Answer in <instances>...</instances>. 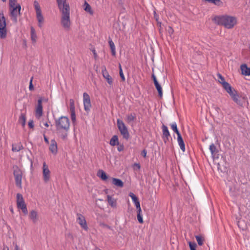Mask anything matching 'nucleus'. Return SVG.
Segmentation results:
<instances>
[{"instance_id":"nucleus-47","label":"nucleus","mask_w":250,"mask_h":250,"mask_svg":"<svg viewBox=\"0 0 250 250\" xmlns=\"http://www.w3.org/2000/svg\"><path fill=\"white\" fill-rule=\"evenodd\" d=\"M17 2V0H9V6L10 7H14L16 6L17 5H16Z\"/></svg>"},{"instance_id":"nucleus-51","label":"nucleus","mask_w":250,"mask_h":250,"mask_svg":"<svg viewBox=\"0 0 250 250\" xmlns=\"http://www.w3.org/2000/svg\"><path fill=\"white\" fill-rule=\"evenodd\" d=\"M136 208H137V214L138 213L141 214L142 210H141V207H140V205H139V207L136 206Z\"/></svg>"},{"instance_id":"nucleus-44","label":"nucleus","mask_w":250,"mask_h":250,"mask_svg":"<svg viewBox=\"0 0 250 250\" xmlns=\"http://www.w3.org/2000/svg\"><path fill=\"white\" fill-rule=\"evenodd\" d=\"M188 245H189L190 250H196V248L197 245L195 242H194V243L188 242Z\"/></svg>"},{"instance_id":"nucleus-30","label":"nucleus","mask_w":250,"mask_h":250,"mask_svg":"<svg viewBox=\"0 0 250 250\" xmlns=\"http://www.w3.org/2000/svg\"><path fill=\"white\" fill-rule=\"evenodd\" d=\"M23 148L22 145L20 143L17 144L13 145L12 146V150L15 152H19Z\"/></svg>"},{"instance_id":"nucleus-36","label":"nucleus","mask_w":250,"mask_h":250,"mask_svg":"<svg viewBox=\"0 0 250 250\" xmlns=\"http://www.w3.org/2000/svg\"><path fill=\"white\" fill-rule=\"evenodd\" d=\"M17 204L24 202L22 195L21 193H17L16 196Z\"/></svg>"},{"instance_id":"nucleus-6","label":"nucleus","mask_w":250,"mask_h":250,"mask_svg":"<svg viewBox=\"0 0 250 250\" xmlns=\"http://www.w3.org/2000/svg\"><path fill=\"white\" fill-rule=\"evenodd\" d=\"M7 36L6 23L3 13H0V38L5 39Z\"/></svg>"},{"instance_id":"nucleus-55","label":"nucleus","mask_w":250,"mask_h":250,"mask_svg":"<svg viewBox=\"0 0 250 250\" xmlns=\"http://www.w3.org/2000/svg\"><path fill=\"white\" fill-rule=\"evenodd\" d=\"M134 165L135 167H136L138 168V169H140L141 167H140V165L139 164L135 163V164H134Z\"/></svg>"},{"instance_id":"nucleus-59","label":"nucleus","mask_w":250,"mask_h":250,"mask_svg":"<svg viewBox=\"0 0 250 250\" xmlns=\"http://www.w3.org/2000/svg\"><path fill=\"white\" fill-rule=\"evenodd\" d=\"M64 1H66V0H57V3L64 2Z\"/></svg>"},{"instance_id":"nucleus-19","label":"nucleus","mask_w":250,"mask_h":250,"mask_svg":"<svg viewBox=\"0 0 250 250\" xmlns=\"http://www.w3.org/2000/svg\"><path fill=\"white\" fill-rule=\"evenodd\" d=\"M37 20L39 22L38 26L41 28L44 21V18L42 15V12L36 13Z\"/></svg>"},{"instance_id":"nucleus-17","label":"nucleus","mask_w":250,"mask_h":250,"mask_svg":"<svg viewBox=\"0 0 250 250\" xmlns=\"http://www.w3.org/2000/svg\"><path fill=\"white\" fill-rule=\"evenodd\" d=\"M17 208L19 209H21L24 215H26L28 214V210L25 202L19 203L17 204Z\"/></svg>"},{"instance_id":"nucleus-22","label":"nucleus","mask_w":250,"mask_h":250,"mask_svg":"<svg viewBox=\"0 0 250 250\" xmlns=\"http://www.w3.org/2000/svg\"><path fill=\"white\" fill-rule=\"evenodd\" d=\"M177 141L181 149L184 152L185 151V145L181 135L177 137Z\"/></svg>"},{"instance_id":"nucleus-2","label":"nucleus","mask_w":250,"mask_h":250,"mask_svg":"<svg viewBox=\"0 0 250 250\" xmlns=\"http://www.w3.org/2000/svg\"><path fill=\"white\" fill-rule=\"evenodd\" d=\"M58 7L62 13L61 24L65 30L70 28L71 22L70 20V8L66 1L58 3Z\"/></svg>"},{"instance_id":"nucleus-3","label":"nucleus","mask_w":250,"mask_h":250,"mask_svg":"<svg viewBox=\"0 0 250 250\" xmlns=\"http://www.w3.org/2000/svg\"><path fill=\"white\" fill-rule=\"evenodd\" d=\"M213 20L217 24L223 25L228 29L232 28L237 23V19L235 17L228 15L216 16Z\"/></svg>"},{"instance_id":"nucleus-15","label":"nucleus","mask_w":250,"mask_h":250,"mask_svg":"<svg viewBox=\"0 0 250 250\" xmlns=\"http://www.w3.org/2000/svg\"><path fill=\"white\" fill-rule=\"evenodd\" d=\"M49 150L51 153L56 155L58 152V147L56 141L54 139L51 140V144L49 146Z\"/></svg>"},{"instance_id":"nucleus-29","label":"nucleus","mask_w":250,"mask_h":250,"mask_svg":"<svg viewBox=\"0 0 250 250\" xmlns=\"http://www.w3.org/2000/svg\"><path fill=\"white\" fill-rule=\"evenodd\" d=\"M37 36L35 29L31 27V39L33 42H36Z\"/></svg>"},{"instance_id":"nucleus-27","label":"nucleus","mask_w":250,"mask_h":250,"mask_svg":"<svg viewBox=\"0 0 250 250\" xmlns=\"http://www.w3.org/2000/svg\"><path fill=\"white\" fill-rule=\"evenodd\" d=\"M108 43H109V46H110V49L111 51L112 55L113 56H115L116 53V47H115L114 42L111 40H110L108 41Z\"/></svg>"},{"instance_id":"nucleus-24","label":"nucleus","mask_w":250,"mask_h":250,"mask_svg":"<svg viewBox=\"0 0 250 250\" xmlns=\"http://www.w3.org/2000/svg\"><path fill=\"white\" fill-rule=\"evenodd\" d=\"M119 143L118 137L117 135L113 136L109 142V144L111 146H116L119 145Z\"/></svg>"},{"instance_id":"nucleus-28","label":"nucleus","mask_w":250,"mask_h":250,"mask_svg":"<svg viewBox=\"0 0 250 250\" xmlns=\"http://www.w3.org/2000/svg\"><path fill=\"white\" fill-rule=\"evenodd\" d=\"M19 123L21 124V125L24 127L26 123V116L23 113H21V115L19 117Z\"/></svg>"},{"instance_id":"nucleus-8","label":"nucleus","mask_w":250,"mask_h":250,"mask_svg":"<svg viewBox=\"0 0 250 250\" xmlns=\"http://www.w3.org/2000/svg\"><path fill=\"white\" fill-rule=\"evenodd\" d=\"M230 96L235 103L240 106H242L247 100V98L245 96L239 95L235 90L230 94Z\"/></svg>"},{"instance_id":"nucleus-49","label":"nucleus","mask_w":250,"mask_h":250,"mask_svg":"<svg viewBox=\"0 0 250 250\" xmlns=\"http://www.w3.org/2000/svg\"><path fill=\"white\" fill-rule=\"evenodd\" d=\"M168 33L171 35V34H173L174 31H173V29L170 27V26H168L167 29Z\"/></svg>"},{"instance_id":"nucleus-1","label":"nucleus","mask_w":250,"mask_h":250,"mask_svg":"<svg viewBox=\"0 0 250 250\" xmlns=\"http://www.w3.org/2000/svg\"><path fill=\"white\" fill-rule=\"evenodd\" d=\"M55 125L58 135L62 140L67 138L70 128V121L68 117L61 116L55 120Z\"/></svg>"},{"instance_id":"nucleus-39","label":"nucleus","mask_w":250,"mask_h":250,"mask_svg":"<svg viewBox=\"0 0 250 250\" xmlns=\"http://www.w3.org/2000/svg\"><path fill=\"white\" fill-rule=\"evenodd\" d=\"M217 76L218 78V82L221 84H223L224 83L227 82L225 81L224 78L220 74L218 73Z\"/></svg>"},{"instance_id":"nucleus-38","label":"nucleus","mask_w":250,"mask_h":250,"mask_svg":"<svg viewBox=\"0 0 250 250\" xmlns=\"http://www.w3.org/2000/svg\"><path fill=\"white\" fill-rule=\"evenodd\" d=\"M69 107L70 111H75L74 101L73 99H70L69 101Z\"/></svg>"},{"instance_id":"nucleus-60","label":"nucleus","mask_w":250,"mask_h":250,"mask_svg":"<svg viewBox=\"0 0 250 250\" xmlns=\"http://www.w3.org/2000/svg\"><path fill=\"white\" fill-rule=\"evenodd\" d=\"M14 250H19V246L17 244L15 245Z\"/></svg>"},{"instance_id":"nucleus-26","label":"nucleus","mask_w":250,"mask_h":250,"mask_svg":"<svg viewBox=\"0 0 250 250\" xmlns=\"http://www.w3.org/2000/svg\"><path fill=\"white\" fill-rule=\"evenodd\" d=\"M83 9L90 15H92L93 14V11L92 10L90 5L86 1H85L83 4Z\"/></svg>"},{"instance_id":"nucleus-58","label":"nucleus","mask_w":250,"mask_h":250,"mask_svg":"<svg viewBox=\"0 0 250 250\" xmlns=\"http://www.w3.org/2000/svg\"><path fill=\"white\" fill-rule=\"evenodd\" d=\"M154 17L155 18L156 20L158 21V16L155 11L154 12Z\"/></svg>"},{"instance_id":"nucleus-54","label":"nucleus","mask_w":250,"mask_h":250,"mask_svg":"<svg viewBox=\"0 0 250 250\" xmlns=\"http://www.w3.org/2000/svg\"><path fill=\"white\" fill-rule=\"evenodd\" d=\"M44 140L46 144H49V140L47 137L44 134L43 135Z\"/></svg>"},{"instance_id":"nucleus-13","label":"nucleus","mask_w":250,"mask_h":250,"mask_svg":"<svg viewBox=\"0 0 250 250\" xmlns=\"http://www.w3.org/2000/svg\"><path fill=\"white\" fill-rule=\"evenodd\" d=\"M102 73L103 77L106 80L108 83L110 85L112 84L113 81L111 77L109 75L106 67L104 66L102 67Z\"/></svg>"},{"instance_id":"nucleus-7","label":"nucleus","mask_w":250,"mask_h":250,"mask_svg":"<svg viewBox=\"0 0 250 250\" xmlns=\"http://www.w3.org/2000/svg\"><path fill=\"white\" fill-rule=\"evenodd\" d=\"M13 174L16 186L20 188H21L22 171L18 167H14Z\"/></svg>"},{"instance_id":"nucleus-42","label":"nucleus","mask_w":250,"mask_h":250,"mask_svg":"<svg viewBox=\"0 0 250 250\" xmlns=\"http://www.w3.org/2000/svg\"><path fill=\"white\" fill-rule=\"evenodd\" d=\"M71 118L73 123H75L76 121V117L75 114V111H70Z\"/></svg>"},{"instance_id":"nucleus-62","label":"nucleus","mask_w":250,"mask_h":250,"mask_svg":"<svg viewBox=\"0 0 250 250\" xmlns=\"http://www.w3.org/2000/svg\"><path fill=\"white\" fill-rule=\"evenodd\" d=\"M10 210L12 213H14V210L12 208H10Z\"/></svg>"},{"instance_id":"nucleus-25","label":"nucleus","mask_w":250,"mask_h":250,"mask_svg":"<svg viewBox=\"0 0 250 250\" xmlns=\"http://www.w3.org/2000/svg\"><path fill=\"white\" fill-rule=\"evenodd\" d=\"M129 196L131 197L132 200L133 202L134 203L135 207H139V205H140V202L138 199V198L136 196V195L132 192H130L129 193Z\"/></svg>"},{"instance_id":"nucleus-57","label":"nucleus","mask_w":250,"mask_h":250,"mask_svg":"<svg viewBox=\"0 0 250 250\" xmlns=\"http://www.w3.org/2000/svg\"><path fill=\"white\" fill-rule=\"evenodd\" d=\"M92 52H93V54H94V57H95V58H96V57H97V53H96V52L95 50V49H93V50H92Z\"/></svg>"},{"instance_id":"nucleus-64","label":"nucleus","mask_w":250,"mask_h":250,"mask_svg":"<svg viewBox=\"0 0 250 250\" xmlns=\"http://www.w3.org/2000/svg\"><path fill=\"white\" fill-rule=\"evenodd\" d=\"M2 1L4 2L6 0H1Z\"/></svg>"},{"instance_id":"nucleus-53","label":"nucleus","mask_w":250,"mask_h":250,"mask_svg":"<svg viewBox=\"0 0 250 250\" xmlns=\"http://www.w3.org/2000/svg\"><path fill=\"white\" fill-rule=\"evenodd\" d=\"M142 155L144 157H146V154H147V151L146 149H144L142 151Z\"/></svg>"},{"instance_id":"nucleus-35","label":"nucleus","mask_w":250,"mask_h":250,"mask_svg":"<svg viewBox=\"0 0 250 250\" xmlns=\"http://www.w3.org/2000/svg\"><path fill=\"white\" fill-rule=\"evenodd\" d=\"M34 6L36 13L42 12L40 4L37 0H35L34 1Z\"/></svg>"},{"instance_id":"nucleus-31","label":"nucleus","mask_w":250,"mask_h":250,"mask_svg":"<svg viewBox=\"0 0 250 250\" xmlns=\"http://www.w3.org/2000/svg\"><path fill=\"white\" fill-rule=\"evenodd\" d=\"M170 126L172 130L177 134V137H178L179 135H181L178 129L177 124L176 123V122H173L172 123H171L170 124Z\"/></svg>"},{"instance_id":"nucleus-40","label":"nucleus","mask_w":250,"mask_h":250,"mask_svg":"<svg viewBox=\"0 0 250 250\" xmlns=\"http://www.w3.org/2000/svg\"><path fill=\"white\" fill-rule=\"evenodd\" d=\"M209 3H213L216 5H219L222 2L220 0H205Z\"/></svg>"},{"instance_id":"nucleus-56","label":"nucleus","mask_w":250,"mask_h":250,"mask_svg":"<svg viewBox=\"0 0 250 250\" xmlns=\"http://www.w3.org/2000/svg\"><path fill=\"white\" fill-rule=\"evenodd\" d=\"M2 250H9V249L7 246L3 245Z\"/></svg>"},{"instance_id":"nucleus-16","label":"nucleus","mask_w":250,"mask_h":250,"mask_svg":"<svg viewBox=\"0 0 250 250\" xmlns=\"http://www.w3.org/2000/svg\"><path fill=\"white\" fill-rule=\"evenodd\" d=\"M242 74L245 76H250V68L248 67L246 64L241 65Z\"/></svg>"},{"instance_id":"nucleus-21","label":"nucleus","mask_w":250,"mask_h":250,"mask_svg":"<svg viewBox=\"0 0 250 250\" xmlns=\"http://www.w3.org/2000/svg\"><path fill=\"white\" fill-rule=\"evenodd\" d=\"M107 202L109 205L113 208H116L117 206V201L114 198H112L111 196L108 195L107 196Z\"/></svg>"},{"instance_id":"nucleus-43","label":"nucleus","mask_w":250,"mask_h":250,"mask_svg":"<svg viewBox=\"0 0 250 250\" xmlns=\"http://www.w3.org/2000/svg\"><path fill=\"white\" fill-rule=\"evenodd\" d=\"M119 68H120V70H119V74H120V76L121 78V79L123 81H125V76L124 75V73H123V70L122 69V67H121V65L120 64V66H119Z\"/></svg>"},{"instance_id":"nucleus-46","label":"nucleus","mask_w":250,"mask_h":250,"mask_svg":"<svg viewBox=\"0 0 250 250\" xmlns=\"http://www.w3.org/2000/svg\"><path fill=\"white\" fill-rule=\"evenodd\" d=\"M137 217V219H138V222L140 223H143V219L142 215L140 213H138Z\"/></svg>"},{"instance_id":"nucleus-52","label":"nucleus","mask_w":250,"mask_h":250,"mask_svg":"<svg viewBox=\"0 0 250 250\" xmlns=\"http://www.w3.org/2000/svg\"><path fill=\"white\" fill-rule=\"evenodd\" d=\"M152 78L153 79V81L154 82V83L155 84L156 83H158L157 78L154 74L152 75Z\"/></svg>"},{"instance_id":"nucleus-11","label":"nucleus","mask_w":250,"mask_h":250,"mask_svg":"<svg viewBox=\"0 0 250 250\" xmlns=\"http://www.w3.org/2000/svg\"><path fill=\"white\" fill-rule=\"evenodd\" d=\"M42 98H40L38 100V104L36 108L35 116L36 118L39 119L42 115Z\"/></svg>"},{"instance_id":"nucleus-23","label":"nucleus","mask_w":250,"mask_h":250,"mask_svg":"<svg viewBox=\"0 0 250 250\" xmlns=\"http://www.w3.org/2000/svg\"><path fill=\"white\" fill-rule=\"evenodd\" d=\"M29 217L34 223H36L38 218V213L36 211L32 210L29 214Z\"/></svg>"},{"instance_id":"nucleus-48","label":"nucleus","mask_w":250,"mask_h":250,"mask_svg":"<svg viewBox=\"0 0 250 250\" xmlns=\"http://www.w3.org/2000/svg\"><path fill=\"white\" fill-rule=\"evenodd\" d=\"M33 79V78L32 77L30 81V84H29V89L30 90H33L34 89V86L32 84Z\"/></svg>"},{"instance_id":"nucleus-50","label":"nucleus","mask_w":250,"mask_h":250,"mask_svg":"<svg viewBox=\"0 0 250 250\" xmlns=\"http://www.w3.org/2000/svg\"><path fill=\"white\" fill-rule=\"evenodd\" d=\"M28 126L30 128H33L34 126V122L32 120H30L28 122Z\"/></svg>"},{"instance_id":"nucleus-14","label":"nucleus","mask_w":250,"mask_h":250,"mask_svg":"<svg viewBox=\"0 0 250 250\" xmlns=\"http://www.w3.org/2000/svg\"><path fill=\"white\" fill-rule=\"evenodd\" d=\"M162 128L163 131V140L165 143H167V142L169 140V137H170L169 132L167 127L164 125H163Z\"/></svg>"},{"instance_id":"nucleus-45","label":"nucleus","mask_w":250,"mask_h":250,"mask_svg":"<svg viewBox=\"0 0 250 250\" xmlns=\"http://www.w3.org/2000/svg\"><path fill=\"white\" fill-rule=\"evenodd\" d=\"M117 146H118L117 149H118V151L121 152L124 150V145L123 144L119 143V145H117Z\"/></svg>"},{"instance_id":"nucleus-12","label":"nucleus","mask_w":250,"mask_h":250,"mask_svg":"<svg viewBox=\"0 0 250 250\" xmlns=\"http://www.w3.org/2000/svg\"><path fill=\"white\" fill-rule=\"evenodd\" d=\"M77 216L78 217L77 221L78 223L80 225L82 228H83L84 230H87L88 227L84 217L81 214H78Z\"/></svg>"},{"instance_id":"nucleus-61","label":"nucleus","mask_w":250,"mask_h":250,"mask_svg":"<svg viewBox=\"0 0 250 250\" xmlns=\"http://www.w3.org/2000/svg\"><path fill=\"white\" fill-rule=\"evenodd\" d=\"M44 125L47 127H48L49 126V124H48L47 122H45L43 124Z\"/></svg>"},{"instance_id":"nucleus-63","label":"nucleus","mask_w":250,"mask_h":250,"mask_svg":"<svg viewBox=\"0 0 250 250\" xmlns=\"http://www.w3.org/2000/svg\"><path fill=\"white\" fill-rule=\"evenodd\" d=\"M215 109L216 111H217V112H218L219 110H220V108L218 107H215Z\"/></svg>"},{"instance_id":"nucleus-33","label":"nucleus","mask_w":250,"mask_h":250,"mask_svg":"<svg viewBox=\"0 0 250 250\" xmlns=\"http://www.w3.org/2000/svg\"><path fill=\"white\" fill-rule=\"evenodd\" d=\"M98 176L103 180H106L107 179L106 173L103 170H99L98 171Z\"/></svg>"},{"instance_id":"nucleus-5","label":"nucleus","mask_w":250,"mask_h":250,"mask_svg":"<svg viewBox=\"0 0 250 250\" xmlns=\"http://www.w3.org/2000/svg\"><path fill=\"white\" fill-rule=\"evenodd\" d=\"M117 125L118 128L123 138L127 140L129 138V133L127 128L125 126L124 123L120 119H117Z\"/></svg>"},{"instance_id":"nucleus-4","label":"nucleus","mask_w":250,"mask_h":250,"mask_svg":"<svg viewBox=\"0 0 250 250\" xmlns=\"http://www.w3.org/2000/svg\"><path fill=\"white\" fill-rule=\"evenodd\" d=\"M10 7L11 19L14 23H16L18 22V16L21 15V6L18 4L16 6Z\"/></svg>"},{"instance_id":"nucleus-20","label":"nucleus","mask_w":250,"mask_h":250,"mask_svg":"<svg viewBox=\"0 0 250 250\" xmlns=\"http://www.w3.org/2000/svg\"><path fill=\"white\" fill-rule=\"evenodd\" d=\"M112 184H114L115 186L119 188L123 187L124 183L121 180L115 178H112Z\"/></svg>"},{"instance_id":"nucleus-9","label":"nucleus","mask_w":250,"mask_h":250,"mask_svg":"<svg viewBox=\"0 0 250 250\" xmlns=\"http://www.w3.org/2000/svg\"><path fill=\"white\" fill-rule=\"evenodd\" d=\"M83 103L85 111H89L91 107L90 98L89 95L86 92L83 94Z\"/></svg>"},{"instance_id":"nucleus-41","label":"nucleus","mask_w":250,"mask_h":250,"mask_svg":"<svg viewBox=\"0 0 250 250\" xmlns=\"http://www.w3.org/2000/svg\"><path fill=\"white\" fill-rule=\"evenodd\" d=\"M196 239L197 241L198 244L199 246H202L203 244V238L200 236H196Z\"/></svg>"},{"instance_id":"nucleus-34","label":"nucleus","mask_w":250,"mask_h":250,"mask_svg":"<svg viewBox=\"0 0 250 250\" xmlns=\"http://www.w3.org/2000/svg\"><path fill=\"white\" fill-rule=\"evenodd\" d=\"M154 85L158 92L159 96L160 97H162L163 96V90H162V88L161 87V85L159 84V83H156L155 84H154Z\"/></svg>"},{"instance_id":"nucleus-37","label":"nucleus","mask_w":250,"mask_h":250,"mask_svg":"<svg viewBox=\"0 0 250 250\" xmlns=\"http://www.w3.org/2000/svg\"><path fill=\"white\" fill-rule=\"evenodd\" d=\"M209 150L211 153L212 155H214L215 154V153L216 152V147L214 144H211L209 146Z\"/></svg>"},{"instance_id":"nucleus-32","label":"nucleus","mask_w":250,"mask_h":250,"mask_svg":"<svg viewBox=\"0 0 250 250\" xmlns=\"http://www.w3.org/2000/svg\"><path fill=\"white\" fill-rule=\"evenodd\" d=\"M136 116L135 113H131L126 116V121L127 123H130L133 122L136 119Z\"/></svg>"},{"instance_id":"nucleus-10","label":"nucleus","mask_w":250,"mask_h":250,"mask_svg":"<svg viewBox=\"0 0 250 250\" xmlns=\"http://www.w3.org/2000/svg\"><path fill=\"white\" fill-rule=\"evenodd\" d=\"M42 176L43 179L45 182H47L50 180V171L49 169L48 166L45 162H43L42 166Z\"/></svg>"},{"instance_id":"nucleus-18","label":"nucleus","mask_w":250,"mask_h":250,"mask_svg":"<svg viewBox=\"0 0 250 250\" xmlns=\"http://www.w3.org/2000/svg\"><path fill=\"white\" fill-rule=\"evenodd\" d=\"M222 85L224 89L230 95V94H232L233 91L235 90L234 89H233L230 84H229L228 82L224 83Z\"/></svg>"}]
</instances>
